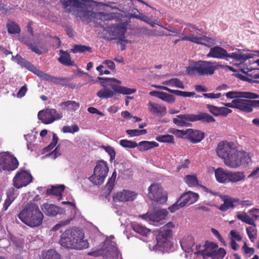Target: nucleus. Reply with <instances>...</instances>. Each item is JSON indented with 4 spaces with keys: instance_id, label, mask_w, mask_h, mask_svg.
<instances>
[{
    "instance_id": "nucleus-1",
    "label": "nucleus",
    "mask_w": 259,
    "mask_h": 259,
    "mask_svg": "<svg viewBox=\"0 0 259 259\" xmlns=\"http://www.w3.org/2000/svg\"><path fill=\"white\" fill-rule=\"evenodd\" d=\"M61 4L64 8L70 7L67 10L68 12L79 17L81 21L89 23L97 20L102 21L110 20L115 17V14H106L104 12H94L88 9V7L100 6L99 2L93 0H63Z\"/></svg>"
},
{
    "instance_id": "nucleus-2",
    "label": "nucleus",
    "mask_w": 259,
    "mask_h": 259,
    "mask_svg": "<svg viewBox=\"0 0 259 259\" xmlns=\"http://www.w3.org/2000/svg\"><path fill=\"white\" fill-rule=\"evenodd\" d=\"M216 152L225 164L231 168H236L240 165L246 166L251 162L249 154L244 151H238L232 142H220Z\"/></svg>"
},
{
    "instance_id": "nucleus-3",
    "label": "nucleus",
    "mask_w": 259,
    "mask_h": 259,
    "mask_svg": "<svg viewBox=\"0 0 259 259\" xmlns=\"http://www.w3.org/2000/svg\"><path fill=\"white\" fill-rule=\"evenodd\" d=\"M60 244L65 248L82 250L87 248L89 243L84 239L82 231L77 229L66 230L60 236Z\"/></svg>"
},
{
    "instance_id": "nucleus-4",
    "label": "nucleus",
    "mask_w": 259,
    "mask_h": 259,
    "mask_svg": "<svg viewBox=\"0 0 259 259\" xmlns=\"http://www.w3.org/2000/svg\"><path fill=\"white\" fill-rule=\"evenodd\" d=\"M18 217L23 223L30 227L40 226L44 219V214L38 205L31 202L26 205L19 213Z\"/></svg>"
},
{
    "instance_id": "nucleus-5",
    "label": "nucleus",
    "mask_w": 259,
    "mask_h": 259,
    "mask_svg": "<svg viewBox=\"0 0 259 259\" xmlns=\"http://www.w3.org/2000/svg\"><path fill=\"white\" fill-rule=\"evenodd\" d=\"M219 66H222L219 62L199 60L192 62L187 67L186 72L189 75L196 72L200 75H211L219 69Z\"/></svg>"
},
{
    "instance_id": "nucleus-6",
    "label": "nucleus",
    "mask_w": 259,
    "mask_h": 259,
    "mask_svg": "<svg viewBox=\"0 0 259 259\" xmlns=\"http://www.w3.org/2000/svg\"><path fill=\"white\" fill-rule=\"evenodd\" d=\"M174 227L172 222H169L164 226L161 228L159 233L157 236V244L153 246L152 249L154 251H163L168 245V238L171 236V229Z\"/></svg>"
},
{
    "instance_id": "nucleus-7",
    "label": "nucleus",
    "mask_w": 259,
    "mask_h": 259,
    "mask_svg": "<svg viewBox=\"0 0 259 259\" xmlns=\"http://www.w3.org/2000/svg\"><path fill=\"white\" fill-rule=\"evenodd\" d=\"M148 198L157 203L163 204L167 200V194L162 187L157 183L151 184L148 189Z\"/></svg>"
},
{
    "instance_id": "nucleus-8",
    "label": "nucleus",
    "mask_w": 259,
    "mask_h": 259,
    "mask_svg": "<svg viewBox=\"0 0 259 259\" xmlns=\"http://www.w3.org/2000/svg\"><path fill=\"white\" fill-rule=\"evenodd\" d=\"M108 170L107 163L103 160L100 161L97 163L94 174L89 178V180L94 185H101L104 181Z\"/></svg>"
},
{
    "instance_id": "nucleus-9",
    "label": "nucleus",
    "mask_w": 259,
    "mask_h": 259,
    "mask_svg": "<svg viewBox=\"0 0 259 259\" xmlns=\"http://www.w3.org/2000/svg\"><path fill=\"white\" fill-rule=\"evenodd\" d=\"M19 162L16 157L8 152L0 153V171H12L18 166Z\"/></svg>"
},
{
    "instance_id": "nucleus-10",
    "label": "nucleus",
    "mask_w": 259,
    "mask_h": 259,
    "mask_svg": "<svg viewBox=\"0 0 259 259\" xmlns=\"http://www.w3.org/2000/svg\"><path fill=\"white\" fill-rule=\"evenodd\" d=\"M38 118L44 124H50L61 119L63 115L55 109H46L39 111Z\"/></svg>"
},
{
    "instance_id": "nucleus-11",
    "label": "nucleus",
    "mask_w": 259,
    "mask_h": 259,
    "mask_svg": "<svg viewBox=\"0 0 259 259\" xmlns=\"http://www.w3.org/2000/svg\"><path fill=\"white\" fill-rule=\"evenodd\" d=\"M32 181L31 174L26 170H20L13 179L14 185L17 188H20L30 183Z\"/></svg>"
},
{
    "instance_id": "nucleus-12",
    "label": "nucleus",
    "mask_w": 259,
    "mask_h": 259,
    "mask_svg": "<svg viewBox=\"0 0 259 259\" xmlns=\"http://www.w3.org/2000/svg\"><path fill=\"white\" fill-rule=\"evenodd\" d=\"M105 80L108 82H110L109 83H106L105 82L102 81L101 84L102 86L103 87V88L99 90L97 93V96L100 98V99H108L112 97L114 95V90H111L110 89H108L106 88V85L107 84L110 85L111 84V82H113L115 83H117L118 84H121V82L115 78H105Z\"/></svg>"
},
{
    "instance_id": "nucleus-13",
    "label": "nucleus",
    "mask_w": 259,
    "mask_h": 259,
    "mask_svg": "<svg viewBox=\"0 0 259 259\" xmlns=\"http://www.w3.org/2000/svg\"><path fill=\"white\" fill-rule=\"evenodd\" d=\"M126 31V28L123 25H117L109 28V34L111 36V39H118L119 42L121 44H122V41L128 43V40L125 39L124 36Z\"/></svg>"
},
{
    "instance_id": "nucleus-14",
    "label": "nucleus",
    "mask_w": 259,
    "mask_h": 259,
    "mask_svg": "<svg viewBox=\"0 0 259 259\" xmlns=\"http://www.w3.org/2000/svg\"><path fill=\"white\" fill-rule=\"evenodd\" d=\"M180 40H187L197 44L204 45L205 46H207L205 43V42H210L211 44L214 43V40L213 39L199 33H196V34H190L189 35H184Z\"/></svg>"
},
{
    "instance_id": "nucleus-15",
    "label": "nucleus",
    "mask_w": 259,
    "mask_h": 259,
    "mask_svg": "<svg viewBox=\"0 0 259 259\" xmlns=\"http://www.w3.org/2000/svg\"><path fill=\"white\" fill-rule=\"evenodd\" d=\"M167 214L165 209L155 210L153 212H148L147 213L140 216L143 219H145L149 222L158 223L163 220Z\"/></svg>"
},
{
    "instance_id": "nucleus-16",
    "label": "nucleus",
    "mask_w": 259,
    "mask_h": 259,
    "mask_svg": "<svg viewBox=\"0 0 259 259\" xmlns=\"http://www.w3.org/2000/svg\"><path fill=\"white\" fill-rule=\"evenodd\" d=\"M245 97H240L234 99V103H236V109L242 111L249 113L253 111L254 100H246Z\"/></svg>"
},
{
    "instance_id": "nucleus-17",
    "label": "nucleus",
    "mask_w": 259,
    "mask_h": 259,
    "mask_svg": "<svg viewBox=\"0 0 259 259\" xmlns=\"http://www.w3.org/2000/svg\"><path fill=\"white\" fill-rule=\"evenodd\" d=\"M216 243L213 242H206L204 246L201 247L199 245H197L196 248L197 251L194 252L197 255H201L203 258L206 257H210L211 254L213 253L215 248Z\"/></svg>"
},
{
    "instance_id": "nucleus-18",
    "label": "nucleus",
    "mask_w": 259,
    "mask_h": 259,
    "mask_svg": "<svg viewBox=\"0 0 259 259\" xmlns=\"http://www.w3.org/2000/svg\"><path fill=\"white\" fill-rule=\"evenodd\" d=\"M172 121L178 126H188L189 125V122L196 121V118L194 114H179L174 118Z\"/></svg>"
},
{
    "instance_id": "nucleus-19",
    "label": "nucleus",
    "mask_w": 259,
    "mask_h": 259,
    "mask_svg": "<svg viewBox=\"0 0 259 259\" xmlns=\"http://www.w3.org/2000/svg\"><path fill=\"white\" fill-rule=\"evenodd\" d=\"M223 203L218 208L222 211L225 212L229 209H233L237 206V202H239V199L233 198L228 195L221 196Z\"/></svg>"
},
{
    "instance_id": "nucleus-20",
    "label": "nucleus",
    "mask_w": 259,
    "mask_h": 259,
    "mask_svg": "<svg viewBox=\"0 0 259 259\" xmlns=\"http://www.w3.org/2000/svg\"><path fill=\"white\" fill-rule=\"evenodd\" d=\"M136 194L133 191L123 190L118 192L114 196V200L120 202L133 201L136 197Z\"/></svg>"
},
{
    "instance_id": "nucleus-21",
    "label": "nucleus",
    "mask_w": 259,
    "mask_h": 259,
    "mask_svg": "<svg viewBox=\"0 0 259 259\" xmlns=\"http://www.w3.org/2000/svg\"><path fill=\"white\" fill-rule=\"evenodd\" d=\"M199 195L197 193L189 191L182 194L179 198L181 205L184 207L195 203L198 199Z\"/></svg>"
},
{
    "instance_id": "nucleus-22",
    "label": "nucleus",
    "mask_w": 259,
    "mask_h": 259,
    "mask_svg": "<svg viewBox=\"0 0 259 259\" xmlns=\"http://www.w3.org/2000/svg\"><path fill=\"white\" fill-rule=\"evenodd\" d=\"M41 210L47 215L54 217L57 214L62 213L64 210L57 206L49 203H44L41 207Z\"/></svg>"
},
{
    "instance_id": "nucleus-23",
    "label": "nucleus",
    "mask_w": 259,
    "mask_h": 259,
    "mask_svg": "<svg viewBox=\"0 0 259 259\" xmlns=\"http://www.w3.org/2000/svg\"><path fill=\"white\" fill-rule=\"evenodd\" d=\"M204 133L191 128L187 129V139L193 143L200 142L204 138Z\"/></svg>"
},
{
    "instance_id": "nucleus-24",
    "label": "nucleus",
    "mask_w": 259,
    "mask_h": 259,
    "mask_svg": "<svg viewBox=\"0 0 259 259\" xmlns=\"http://www.w3.org/2000/svg\"><path fill=\"white\" fill-rule=\"evenodd\" d=\"M227 51L224 48L216 46L211 48L207 54V57L218 59H226Z\"/></svg>"
},
{
    "instance_id": "nucleus-25",
    "label": "nucleus",
    "mask_w": 259,
    "mask_h": 259,
    "mask_svg": "<svg viewBox=\"0 0 259 259\" xmlns=\"http://www.w3.org/2000/svg\"><path fill=\"white\" fill-rule=\"evenodd\" d=\"M147 106L149 111L157 116H163L166 113L165 107L156 103L149 102Z\"/></svg>"
},
{
    "instance_id": "nucleus-26",
    "label": "nucleus",
    "mask_w": 259,
    "mask_h": 259,
    "mask_svg": "<svg viewBox=\"0 0 259 259\" xmlns=\"http://www.w3.org/2000/svg\"><path fill=\"white\" fill-rule=\"evenodd\" d=\"M103 252V257L110 258L116 257L118 255L117 249L114 243L108 242L105 247L102 249Z\"/></svg>"
},
{
    "instance_id": "nucleus-27",
    "label": "nucleus",
    "mask_w": 259,
    "mask_h": 259,
    "mask_svg": "<svg viewBox=\"0 0 259 259\" xmlns=\"http://www.w3.org/2000/svg\"><path fill=\"white\" fill-rule=\"evenodd\" d=\"M181 246L182 249L188 253H190L193 250L192 247L194 245V240L191 235L185 236L181 241Z\"/></svg>"
},
{
    "instance_id": "nucleus-28",
    "label": "nucleus",
    "mask_w": 259,
    "mask_h": 259,
    "mask_svg": "<svg viewBox=\"0 0 259 259\" xmlns=\"http://www.w3.org/2000/svg\"><path fill=\"white\" fill-rule=\"evenodd\" d=\"M225 96L227 98L232 99L233 100L238 99L240 97H245L246 98L257 97L256 96L252 94V92H240L231 91L225 94Z\"/></svg>"
},
{
    "instance_id": "nucleus-29",
    "label": "nucleus",
    "mask_w": 259,
    "mask_h": 259,
    "mask_svg": "<svg viewBox=\"0 0 259 259\" xmlns=\"http://www.w3.org/2000/svg\"><path fill=\"white\" fill-rule=\"evenodd\" d=\"M229 171L225 170L222 168H218L214 171V175L217 180L222 183H228Z\"/></svg>"
},
{
    "instance_id": "nucleus-30",
    "label": "nucleus",
    "mask_w": 259,
    "mask_h": 259,
    "mask_svg": "<svg viewBox=\"0 0 259 259\" xmlns=\"http://www.w3.org/2000/svg\"><path fill=\"white\" fill-rule=\"evenodd\" d=\"M255 55L253 54H242L237 53L236 52H232L231 53H228L227 52L226 55V60H227V58H230L233 59L236 61H246L249 58H253Z\"/></svg>"
},
{
    "instance_id": "nucleus-31",
    "label": "nucleus",
    "mask_w": 259,
    "mask_h": 259,
    "mask_svg": "<svg viewBox=\"0 0 259 259\" xmlns=\"http://www.w3.org/2000/svg\"><path fill=\"white\" fill-rule=\"evenodd\" d=\"M40 259H61V257L55 250L50 249L41 252Z\"/></svg>"
},
{
    "instance_id": "nucleus-32",
    "label": "nucleus",
    "mask_w": 259,
    "mask_h": 259,
    "mask_svg": "<svg viewBox=\"0 0 259 259\" xmlns=\"http://www.w3.org/2000/svg\"><path fill=\"white\" fill-rule=\"evenodd\" d=\"M25 68L32 72L34 74H36L38 76L45 80H50L51 78V76L37 69L34 66H33L29 62L26 63Z\"/></svg>"
},
{
    "instance_id": "nucleus-33",
    "label": "nucleus",
    "mask_w": 259,
    "mask_h": 259,
    "mask_svg": "<svg viewBox=\"0 0 259 259\" xmlns=\"http://www.w3.org/2000/svg\"><path fill=\"white\" fill-rule=\"evenodd\" d=\"M114 92L123 95H131L136 92L135 89H130L125 87L119 86L115 84H110Z\"/></svg>"
},
{
    "instance_id": "nucleus-34",
    "label": "nucleus",
    "mask_w": 259,
    "mask_h": 259,
    "mask_svg": "<svg viewBox=\"0 0 259 259\" xmlns=\"http://www.w3.org/2000/svg\"><path fill=\"white\" fill-rule=\"evenodd\" d=\"M59 55L60 57L58 59V61L60 63L66 66H71L73 65V62L71 60L70 55L67 52L60 50Z\"/></svg>"
},
{
    "instance_id": "nucleus-35",
    "label": "nucleus",
    "mask_w": 259,
    "mask_h": 259,
    "mask_svg": "<svg viewBox=\"0 0 259 259\" xmlns=\"http://www.w3.org/2000/svg\"><path fill=\"white\" fill-rule=\"evenodd\" d=\"M60 106L64 110L74 111L79 107V104L74 101H67L61 103Z\"/></svg>"
},
{
    "instance_id": "nucleus-36",
    "label": "nucleus",
    "mask_w": 259,
    "mask_h": 259,
    "mask_svg": "<svg viewBox=\"0 0 259 259\" xmlns=\"http://www.w3.org/2000/svg\"><path fill=\"white\" fill-rule=\"evenodd\" d=\"M159 145L158 143L154 141H143L140 142L138 146L140 151H146L157 147Z\"/></svg>"
},
{
    "instance_id": "nucleus-37",
    "label": "nucleus",
    "mask_w": 259,
    "mask_h": 259,
    "mask_svg": "<svg viewBox=\"0 0 259 259\" xmlns=\"http://www.w3.org/2000/svg\"><path fill=\"white\" fill-rule=\"evenodd\" d=\"M245 178L244 172L241 171H229L228 182L236 183L241 181Z\"/></svg>"
},
{
    "instance_id": "nucleus-38",
    "label": "nucleus",
    "mask_w": 259,
    "mask_h": 259,
    "mask_svg": "<svg viewBox=\"0 0 259 259\" xmlns=\"http://www.w3.org/2000/svg\"><path fill=\"white\" fill-rule=\"evenodd\" d=\"M16 191H15L14 189H9L7 192V198L4 204V208L5 210L8 209L10 204L15 200L16 197Z\"/></svg>"
},
{
    "instance_id": "nucleus-39",
    "label": "nucleus",
    "mask_w": 259,
    "mask_h": 259,
    "mask_svg": "<svg viewBox=\"0 0 259 259\" xmlns=\"http://www.w3.org/2000/svg\"><path fill=\"white\" fill-rule=\"evenodd\" d=\"M162 84L167 85L171 87H176L181 89H185V85L180 79L177 78H171L168 80L164 81Z\"/></svg>"
},
{
    "instance_id": "nucleus-40",
    "label": "nucleus",
    "mask_w": 259,
    "mask_h": 259,
    "mask_svg": "<svg viewBox=\"0 0 259 259\" xmlns=\"http://www.w3.org/2000/svg\"><path fill=\"white\" fill-rule=\"evenodd\" d=\"M132 227L135 232L143 236H146L147 234L150 232L149 229L136 223H133Z\"/></svg>"
},
{
    "instance_id": "nucleus-41",
    "label": "nucleus",
    "mask_w": 259,
    "mask_h": 259,
    "mask_svg": "<svg viewBox=\"0 0 259 259\" xmlns=\"http://www.w3.org/2000/svg\"><path fill=\"white\" fill-rule=\"evenodd\" d=\"M195 118L196 121L199 120H202L203 122L210 123L215 121V119L207 113H201L199 114H195Z\"/></svg>"
},
{
    "instance_id": "nucleus-42",
    "label": "nucleus",
    "mask_w": 259,
    "mask_h": 259,
    "mask_svg": "<svg viewBox=\"0 0 259 259\" xmlns=\"http://www.w3.org/2000/svg\"><path fill=\"white\" fill-rule=\"evenodd\" d=\"M64 188L65 187L64 185L52 186L51 189L47 190V195H49L53 194L58 196H61Z\"/></svg>"
},
{
    "instance_id": "nucleus-43",
    "label": "nucleus",
    "mask_w": 259,
    "mask_h": 259,
    "mask_svg": "<svg viewBox=\"0 0 259 259\" xmlns=\"http://www.w3.org/2000/svg\"><path fill=\"white\" fill-rule=\"evenodd\" d=\"M226 253L225 250L223 248H219L218 245L216 244L215 249L213 253L211 254V258L212 259H222Z\"/></svg>"
},
{
    "instance_id": "nucleus-44",
    "label": "nucleus",
    "mask_w": 259,
    "mask_h": 259,
    "mask_svg": "<svg viewBox=\"0 0 259 259\" xmlns=\"http://www.w3.org/2000/svg\"><path fill=\"white\" fill-rule=\"evenodd\" d=\"M236 217L238 220H241L246 224L248 225L254 224V220L253 219H251V217H249L246 212H238L237 213Z\"/></svg>"
},
{
    "instance_id": "nucleus-45",
    "label": "nucleus",
    "mask_w": 259,
    "mask_h": 259,
    "mask_svg": "<svg viewBox=\"0 0 259 259\" xmlns=\"http://www.w3.org/2000/svg\"><path fill=\"white\" fill-rule=\"evenodd\" d=\"M185 181L189 187H196L199 185L197 176L195 175L186 176Z\"/></svg>"
},
{
    "instance_id": "nucleus-46",
    "label": "nucleus",
    "mask_w": 259,
    "mask_h": 259,
    "mask_svg": "<svg viewBox=\"0 0 259 259\" xmlns=\"http://www.w3.org/2000/svg\"><path fill=\"white\" fill-rule=\"evenodd\" d=\"M250 225L251 227L246 228V230L249 239L251 242H253L256 238V226L254 223V224Z\"/></svg>"
},
{
    "instance_id": "nucleus-47",
    "label": "nucleus",
    "mask_w": 259,
    "mask_h": 259,
    "mask_svg": "<svg viewBox=\"0 0 259 259\" xmlns=\"http://www.w3.org/2000/svg\"><path fill=\"white\" fill-rule=\"evenodd\" d=\"M156 140L162 143H174V136L170 135L159 136L156 138Z\"/></svg>"
},
{
    "instance_id": "nucleus-48",
    "label": "nucleus",
    "mask_w": 259,
    "mask_h": 259,
    "mask_svg": "<svg viewBox=\"0 0 259 259\" xmlns=\"http://www.w3.org/2000/svg\"><path fill=\"white\" fill-rule=\"evenodd\" d=\"M8 32L10 33L18 34L20 32L18 25L14 22H10L7 24Z\"/></svg>"
},
{
    "instance_id": "nucleus-49",
    "label": "nucleus",
    "mask_w": 259,
    "mask_h": 259,
    "mask_svg": "<svg viewBox=\"0 0 259 259\" xmlns=\"http://www.w3.org/2000/svg\"><path fill=\"white\" fill-rule=\"evenodd\" d=\"M119 144L124 148H134L138 146V144L136 142L125 139L121 140Z\"/></svg>"
},
{
    "instance_id": "nucleus-50",
    "label": "nucleus",
    "mask_w": 259,
    "mask_h": 259,
    "mask_svg": "<svg viewBox=\"0 0 259 259\" xmlns=\"http://www.w3.org/2000/svg\"><path fill=\"white\" fill-rule=\"evenodd\" d=\"M169 93L184 97H190L195 94L194 92H183L179 90H171L170 89L169 91Z\"/></svg>"
},
{
    "instance_id": "nucleus-51",
    "label": "nucleus",
    "mask_w": 259,
    "mask_h": 259,
    "mask_svg": "<svg viewBox=\"0 0 259 259\" xmlns=\"http://www.w3.org/2000/svg\"><path fill=\"white\" fill-rule=\"evenodd\" d=\"M127 135L131 137L139 136L141 135H145L147 133L146 130H127L126 131Z\"/></svg>"
},
{
    "instance_id": "nucleus-52",
    "label": "nucleus",
    "mask_w": 259,
    "mask_h": 259,
    "mask_svg": "<svg viewBox=\"0 0 259 259\" xmlns=\"http://www.w3.org/2000/svg\"><path fill=\"white\" fill-rule=\"evenodd\" d=\"M79 130V127L76 124H73L71 126H64L62 128V131L64 133H69L73 134L74 133L78 132Z\"/></svg>"
},
{
    "instance_id": "nucleus-53",
    "label": "nucleus",
    "mask_w": 259,
    "mask_h": 259,
    "mask_svg": "<svg viewBox=\"0 0 259 259\" xmlns=\"http://www.w3.org/2000/svg\"><path fill=\"white\" fill-rule=\"evenodd\" d=\"M160 99L168 103H172L175 100V98L173 95L165 92H162Z\"/></svg>"
},
{
    "instance_id": "nucleus-54",
    "label": "nucleus",
    "mask_w": 259,
    "mask_h": 259,
    "mask_svg": "<svg viewBox=\"0 0 259 259\" xmlns=\"http://www.w3.org/2000/svg\"><path fill=\"white\" fill-rule=\"evenodd\" d=\"M91 48L83 45H75L73 48L71 49L73 53H82L87 51H90Z\"/></svg>"
},
{
    "instance_id": "nucleus-55",
    "label": "nucleus",
    "mask_w": 259,
    "mask_h": 259,
    "mask_svg": "<svg viewBox=\"0 0 259 259\" xmlns=\"http://www.w3.org/2000/svg\"><path fill=\"white\" fill-rule=\"evenodd\" d=\"M137 33L140 35H144L146 36H152L154 35L152 30L149 29L146 27H141L137 29Z\"/></svg>"
},
{
    "instance_id": "nucleus-56",
    "label": "nucleus",
    "mask_w": 259,
    "mask_h": 259,
    "mask_svg": "<svg viewBox=\"0 0 259 259\" xmlns=\"http://www.w3.org/2000/svg\"><path fill=\"white\" fill-rule=\"evenodd\" d=\"M58 141V138L56 134H53V140L51 143L47 147L45 148V150L46 151H51L57 144Z\"/></svg>"
},
{
    "instance_id": "nucleus-57",
    "label": "nucleus",
    "mask_w": 259,
    "mask_h": 259,
    "mask_svg": "<svg viewBox=\"0 0 259 259\" xmlns=\"http://www.w3.org/2000/svg\"><path fill=\"white\" fill-rule=\"evenodd\" d=\"M129 18H134L143 21L148 24H150V21L147 17L145 16H141L139 15L136 14L135 13H132L129 15Z\"/></svg>"
},
{
    "instance_id": "nucleus-58",
    "label": "nucleus",
    "mask_w": 259,
    "mask_h": 259,
    "mask_svg": "<svg viewBox=\"0 0 259 259\" xmlns=\"http://www.w3.org/2000/svg\"><path fill=\"white\" fill-rule=\"evenodd\" d=\"M103 149L107 152L110 156V159L113 160L115 157V151L113 147L111 146H102Z\"/></svg>"
},
{
    "instance_id": "nucleus-59",
    "label": "nucleus",
    "mask_w": 259,
    "mask_h": 259,
    "mask_svg": "<svg viewBox=\"0 0 259 259\" xmlns=\"http://www.w3.org/2000/svg\"><path fill=\"white\" fill-rule=\"evenodd\" d=\"M12 60L16 61L18 64H20L22 66H24L25 67H26V63H28V62L25 61L19 55H17L15 57L13 56Z\"/></svg>"
},
{
    "instance_id": "nucleus-60",
    "label": "nucleus",
    "mask_w": 259,
    "mask_h": 259,
    "mask_svg": "<svg viewBox=\"0 0 259 259\" xmlns=\"http://www.w3.org/2000/svg\"><path fill=\"white\" fill-rule=\"evenodd\" d=\"M242 250L244 253L248 256H250L254 253V248L248 247L246 243L244 242V245L242 246Z\"/></svg>"
},
{
    "instance_id": "nucleus-61",
    "label": "nucleus",
    "mask_w": 259,
    "mask_h": 259,
    "mask_svg": "<svg viewBox=\"0 0 259 259\" xmlns=\"http://www.w3.org/2000/svg\"><path fill=\"white\" fill-rule=\"evenodd\" d=\"M206 107L210 113L214 116H219V107L210 104H207Z\"/></svg>"
},
{
    "instance_id": "nucleus-62",
    "label": "nucleus",
    "mask_w": 259,
    "mask_h": 259,
    "mask_svg": "<svg viewBox=\"0 0 259 259\" xmlns=\"http://www.w3.org/2000/svg\"><path fill=\"white\" fill-rule=\"evenodd\" d=\"M232 112V110L225 107H219V116H227Z\"/></svg>"
},
{
    "instance_id": "nucleus-63",
    "label": "nucleus",
    "mask_w": 259,
    "mask_h": 259,
    "mask_svg": "<svg viewBox=\"0 0 259 259\" xmlns=\"http://www.w3.org/2000/svg\"><path fill=\"white\" fill-rule=\"evenodd\" d=\"M172 133L179 138H187V129L186 130H174Z\"/></svg>"
},
{
    "instance_id": "nucleus-64",
    "label": "nucleus",
    "mask_w": 259,
    "mask_h": 259,
    "mask_svg": "<svg viewBox=\"0 0 259 259\" xmlns=\"http://www.w3.org/2000/svg\"><path fill=\"white\" fill-rule=\"evenodd\" d=\"M184 206L181 205V202L178 199L177 201L172 204L171 206L168 207V209L171 212H174L176 210L183 207Z\"/></svg>"
}]
</instances>
